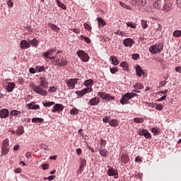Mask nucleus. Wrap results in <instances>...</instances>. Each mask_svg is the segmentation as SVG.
I'll return each instance as SVG.
<instances>
[{"instance_id":"obj_1","label":"nucleus","mask_w":181,"mask_h":181,"mask_svg":"<svg viewBox=\"0 0 181 181\" xmlns=\"http://www.w3.org/2000/svg\"><path fill=\"white\" fill-rule=\"evenodd\" d=\"M45 88H46V78L45 76L40 78V86L35 85L32 86V90L41 95H46Z\"/></svg>"},{"instance_id":"obj_2","label":"nucleus","mask_w":181,"mask_h":181,"mask_svg":"<svg viewBox=\"0 0 181 181\" xmlns=\"http://www.w3.org/2000/svg\"><path fill=\"white\" fill-rule=\"evenodd\" d=\"M148 50L152 54H158V53H160V52L163 50V42H159L158 44L151 45Z\"/></svg>"},{"instance_id":"obj_3","label":"nucleus","mask_w":181,"mask_h":181,"mask_svg":"<svg viewBox=\"0 0 181 181\" xmlns=\"http://www.w3.org/2000/svg\"><path fill=\"white\" fill-rule=\"evenodd\" d=\"M76 54H78L79 59H81V60L84 63H87V62L90 60V56H88V54L83 50L77 51Z\"/></svg>"},{"instance_id":"obj_4","label":"nucleus","mask_w":181,"mask_h":181,"mask_svg":"<svg viewBox=\"0 0 181 181\" xmlns=\"http://www.w3.org/2000/svg\"><path fill=\"white\" fill-rule=\"evenodd\" d=\"M65 83L69 90H74V88H76V84L78 83V78L66 79Z\"/></svg>"},{"instance_id":"obj_5","label":"nucleus","mask_w":181,"mask_h":181,"mask_svg":"<svg viewBox=\"0 0 181 181\" xmlns=\"http://www.w3.org/2000/svg\"><path fill=\"white\" fill-rule=\"evenodd\" d=\"M98 95L105 101H112L113 100H115L114 96H111V95L106 93L105 92H99Z\"/></svg>"},{"instance_id":"obj_6","label":"nucleus","mask_w":181,"mask_h":181,"mask_svg":"<svg viewBox=\"0 0 181 181\" xmlns=\"http://www.w3.org/2000/svg\"><path fill=\"white\" fill-rule=\"evenodd\" d=\"M59 53H61L60 51H58L56 53V50L54 49H50L48 52H46V59H50L51 60H53L56 59V54H59Z\"/></svg>"},{"instance_id":"obj_7","label":"nucleus","mask_w":181,"mask_h":181,"mask_svg":"<svg viewBox=\"0 0 181 181\" xmlns=\"http://www.w3.org/2000/svg\"><path fill=\"white\" fill-rule=\"evenodd\" d=\"M137 134L141 136H144L146 139H151L152 138V135L148 132L146 129H139L137 132Z\"/></svg>"},{"instance_id":"obj_8","label":"nucleus","mask_w":181,"mask_h":181,"mask_svg":"<svg viewBox=\"0 0 181 181\" xmlns=\"http://www.w3.org/2000/svg\"><path fill=\"white\" fill-rule=\"evenodd\" d=\"M130 97V95L127 93L123 95L120 99V104H122V105H127V104H129V100H131Z\"/></svg>"},{"instance_id":"obj_9","label":"nucleus","mask_w":181,"mask_h":181,"mask_svg":"<svg viewBox=\"0 0 181 181\" xmlns=\"http://www.w3.org/2000/svg\"><path fill=\"white\" fill-rule=\"evenodd\" d=\"M165 4L163 6V11H165V12H170V11L172 9L173 3L169 0H165Z\"/></svg>"},{"instance_id":"obj_10","label":"nucleus","mask_w":181,"mask_h":181,"mask_svg":"<svg viewBox=\"0 0 181 181\" xmlns=\"http://www.w3.org/2000/svg\"><path fill=\"white\" fill-rule=\"evenodd\" d=\"M123 45L126 47H132V46L135 45V41L132 38H127L124 40Z\"/></svg>"},{"instance_id":"obj_11","label":"nucleus","mask_w":181,"mask_h":181,"mask_svg":"<svg viewBox=\"0 0 181 181\" xmlns=\"http://www.w3.org/2000/svg\"><path fill=\"white\" fill-rule=\"evenodd\" d=\"M64 110V106L62 104L57 103L54 105L52 112H62Z\"/></svg>"},{"instance_id":"obj_12","label":"nucleus","mask_w":181,"mask_h":181,"mask_svg":"<svg viewBox=\"0 0 181 181\" xmlns=\"http://www.w3.org/2000/svg\"><path fill=\"white\" fill-rule=\"evenodd\" d=\"M20 46H21V49H23L25 50V49H29V47H30V44L29 43V41H28L26 40H23L20 42Z\"/></svg>"},{"instance_id":"obj_13","label":"nucleus","mask_w":181,"mask_h":181,"mask_svg":"<svg viewBox=\"0 0 181 181\" xmlns=\"http://www.w3.org/2000/svg\"><path fill=\"white\" fill-rule=\"evenodd\" d=\"M107 175L108 176H115V179H118V171L113 168L107 170Z\"/></svg>"},{"instance_id":"obj_14","label":"nucleus","mask_w":181,"mask_h":181,"mask_svg":"<svg viewBox=\"0 0 181 181\" xmlns=\"http://www.w3.org/2000/svg\"><path fill=\"white\" fill-rule=\"evenodd\" d=\"M98 152L103 158H107V156L108 155V151L105 149V148L100 146L98 148Z\"/></svg>"},{"instance_id":"obj_15","label":"nucleus","mask_w":181,"mask_h":181,"mask_svg":"<svg viewBox=\"0 0 181 181\" xmlns=\"http://www.w3.org/2000/svg\"><path fill=\"white\" fill-rule=\"evenodd\" d=\"M91 91H93V88H84L82 90H78L76 93V94H78V95H80L81 97L85 94H87V93H91Z\"/></svg>"},{"instance_id":"obj_16","label":"nucleus","mask_w":181,"mask_h":181,"mask_svg":"<svg viewBox=\"0 0 181 181\" xmlns=\"http://www.w3.org/2000/svg\"><path fill=\"white\" fill-rule=\"evenodd\" d=\"M120 162L122 163H128L129 162V156L127 153H122L120 156Z\"/></svg>"},{"instance_id":"obj_17","label":"nucleus","mask_w":181,"mask_h":181,"mask_svg":"<svg viewBox=\"0 0 181 181\" xmlns=\"http://www.w3.org/2000/svg\"><path fill=\"white\" fill-rule=\"evenodd\" d=\"M8 117H9V110L7 109L0 110V118H8Z\"/></svg>"},{"instance_id":"obj_18","label":"nucleus","mask_w":181,"mask_h":181,"mask_svg":"<svg viewBox=\"0 0 181 181\" xmlns=\"http://www.w3.org/2000/svg\"><path fill=\"white\" fill-rule=\"evenodd\" d=\"M28 108L29 110H40V106L39 105H36L35 102H31L30 103L27 105Z\"/></svg>"},{"instance_id":"obj_19","label":"nucleus","mask_w":181,"mask_h":181,"mask_svg":"<svg viewBox=\"0 0 181 181\" xmlns=\"http://www.w3.org/2000/svg\"><path fill=\"white\" fill-rule=\"evenodd\" d=\"M136 74L138 77H141L142 75L145 74L144 70H142V67L141 66H136Z\"/></svg>"},{"instance_id":"obj_20","label":"nucleus","mask_w":181,"mask_h":181,"mask_svg":"<svg viewBox=\"0 0 181 181\" xmlns=\"http://www.w3.org/2000/svg\"><path fill=\"white\" fill-rule=\"evenodd\" d=\"M100 104V98H93L90 99L88 102L89 105H98Z\"/></svg>"},{"instance_id":"obj_21","label":"nucleus","mask_w":181,"mask_h":181,"mask_svg":"<svg viewBox=\"0 0 181 181\" xmlns=\"http://www.w3.org/2000/svg\"><path fill=\"white\" fill-rule=\"evenodd\" d=\"M30 46L31 45L33 47H37L39 46V40L36 38H33V40H30L29 41Z\"/></svg>"},{"instance_id":"obj_22","label":"nucleus","mask_w":181,"mask_h":181,"mask_svg":"<svg viewBox=\"0 0 181 181\" xmlns=\"http://www.w3.org/2000/svg\"><path fill=\"white\" fill-rule=\"evenodd\" d=\"M13 88H15V83H8V86H6V90L8 93H12V91H13Z\"/></svg>"},{"instance_id":"obj_23","label":"nucleus","mask_w":181,"mask_h":181,"mask_svg":"<svg viewBox=\"0 0 181 181\" xmlns=\"http://www.w3.org/2000/svg\"><path fill=\"white\" fill-rule=\"evenodd\" d=\"M110 61L113 66H118L119 64V60H118L116 57H110Z\"/></svg>"},{"instance_id":"obj_24","label":"nucleus","mask_w":181,"mask_h":181,"mask_svg":"<svg viewBox=\"0 0 181 181\" xmlns=\"http://www.w3.org/2000/svg\"><path fill=\"white\" fill-rule=\"evenodd\" d=\"M153 6L155 9H160L162 8V0L156 1L153 4Z\"/></svg>"},{"instance_id":"obj_25","label":"nucleus","mask_w":181,"mask_h":181,"mask_svg":"<svg viewBox=\"0 0 181 181\" xmlns=\"http://www.w3.org/2000/svg\"><path fill=\"white\" fill-rule=\"evenodd\" d=\"M134 87L135 88V90H134V93H140L139 90H142L144 85L141 83H136Z\"/></svg>"},{"instance_id":"obj_26","label":"nucleus","mask_w":181,"mask_h":181,"mask_svg":"<svg viewBox=\"0 0 181 181\" xmlns=\"http://www.w3.org/2000/svg\"><path fill=\"white\" fill-rule=\"evenodd\" d=\"M48 26H49V28H50L52 30H54L57 33H58V32L60 30V28L57 25H56L53 23H49Z\"/></svg>"},{"instance_id":"obj_27","label":"nucleus","mask_w":181,"mask_h":181,"mask_svg":"<svg viewBox=\"0 0 181 181\" xmlns=\"http://www.w3.org/2000/svg\"><path fill=\"white\" fill-rule=\"evenodd\" d=\"M85 86H86V87H90V88H91V87H93V86H94V81L93 79H88V80L86 81Z\"/></svg>"},{"instance_id":"obj_28","label":"nucleus","mask_w":181,"mask_h":181,"mask_svg":"<svg viewBox=\"0 0 181 181\" xmlns=\"http://www.w3.org/2000/svg\"><path fill=\"white\" fill-rule=\"evenodd\" d=\"M120 67H122L123 70H129V65L128 64V63L127 62H122L120 64H119Z\"/></svg>"},{"instance_id":"obj_29","label":"nucleus","mask_w":181,"mask_h":181,"mask_svg":"<svg viewBox=\"0 0 181 181\" xmlns=\"http://www.w3.org/2000/svg\"><path fill=\"white\" fill-rule=\"evenodd\" d=\"M79 39H81V40H85L86 43H88V45H90V43H91V40L88 37H86L84 35H81L79 37Z\"/></svg>"},{"instance_id":"obj_30","label":"nucleus","mask_w":181,"mask_h":181,"mask_svg":"<svg viewBox=\"0 0 181 181\" xmlns=\"http://www.w3.org/2000/svg\"><path fill=\"white\" fill-rule=\"evenodd\" d=\"M25 134V130L23 129V127H20L16 130V135L18 136L21 135H23Z\"/></svg>"},{"instance_id":"obj_31","label":"nucleus","mask_w":181,"mask_h":181,"mask_svg":"<svg viewBox=\"0 0 181 181\" xmlns=\"http://www.w3.org/2000/svg\"><path fill=\"white\" fill-rule=\"evenodd\" d=\"M136 4L139 6H145L146 5V0H136Z\"/></svg>"},{"instance_id":"obj_32","label":"nucleus","mask_w":181,"mask_h":181,"mask_svg":"<svg viewBox=\"0 0 181 181\" xmlns=\"http://www.w3.org/2000/svg\"><path fill=\"white\" fill-rule=\"evenodd\" d=\"M97 21L98 22V26H105V25H107V23L100 17L97 18Z\"/></svg>"},{"instance_id":"obj_33","label":"nucleus","mask_w":181,"mask_h":181,"mask_svg":"<svg viewBox=\"0 0 181 181\" xmlns=\"http://www.w3.org/2000/svg\"><path fill=\"white\" fill-rule=\"evenodd\" d=\"M109 124H110L111 127H118V121L117 119H111L109 121Z\"/></svg>"},{"instance_id":"obj_34","label":"nucleus","mask_w":181,"mask_h":181,"mask_svg":"<svg viewBox=\"0 0 181 181\" xmlns=\"http://www.w3.org/2000/svg\"><path fill=\"white\" fill-rule=\"evenodd\" d=\"M144 119L142 117H135L134 119V122H136V124H142L144 122Z\"/></svg>"},{"instance_id":"obj_35","label":"nucleus","mask_w":181,"mask_h":181,"mask_svg":"<svg viewBox=\"0 0 181 181\" xmlns=\"http://www.w3.org/2000/svg\"><path fill=\"white\" fill-rule=\"evenodd\" d=\"M71 115H78V110L76 107L72 108L70 111Z\"/></svg>"},{"instance_id":"obj_36","label":"nucleus","mask_w":181,"mask_h":181,"mask_svg":"<svg viewBox=\"0 0 181 181\" xmlns=\"http://www.w3.org/2000/svg\"><path fill=\"white\" fill-rule=\"evenodd\" d=\"M57 4L58 6H59V8H62V9H64V10L66 9V5L62 3L60 0H57Z\"/></svg>"},{"instance_id":"obj_37","label":"nucleus","mask_w":181,"mask_h":181,"mask_svg":"<svg viewBox=\"0 0 181 181\" xmlns=\"http://www.w3.org/2000/svg\"><path fill=\"white\" fill-rule=\"evenodd\" d=\"M141 22L143 29H146L148 28V22L145 20H141Z\"/></svg>"},{"instance_id":"obj_38","label":"nucleus","mask_w":181,"mask_h":181,"mask_svg":"<svg viewBox=\"0 0 181 181\" xmlns=\"http://www.w3.org/2000/svg\"><path fill=\"white\" fill-rule=\"evenodd\" d=\"M127 26H128L129 28H132V29L136 28V24L132 22L127 23Z\"/></svg>"},{"instance_id":"obj_39","label":"nucleus","mask_w":181,"mask_h":181,"mask_svg":"<svg viewBox=\"0 0 181 181\" xmlns=\"http://www.w3.org/2000/svg\"><path fill=\"white\" fill-rule=\"evenodd\" d=\"M99 144L100 146L105 148V145H107V141H105L104 139H100Z\"/></svg>"},{"instance_id":"obj_40","label":"nucleus","mask_w":181,"mask_h":181,"mask_svg":"<svg viewBox=\"0 0 181 181\" xmlns=\"http://www.w3.org/2000/svg\"><path fill=\"white\" fill-rule=\"evenodd\" d=\"M32 122L37 123V122H43V119L39 117H34L32 119Z\"/></svg>"},{"instance_id":"obj_41","label":"nucleus","mask_w":181,"mask_h":181,"mask_svg":"<svg viewBox=\"0 0 181 181\" xmlns=\"http://www.w3.org/2000/svg\"><path fill=\"white\" fill-rule=\"evenodd\" d=\"M2 155H8L9 150L8 147H1Z\"/></svg>"},{"instance_id":"obj_42","label":"nucleus","mask_w":181,"mask_h":181,"mask_svg":"<svg viewBox=\"0 0 181 181\" xmlns=\"http://www.w3.org/2000/svg\"><path fill=\"white\" fill-rule=\"evenodd\" d=\"M57 91V87L51 86L48 89V93H56Z\"/></svg>"},{"instance_id":"obj_43","label":"nucleus","mask_w":181,"mask_h":181,"mask_svg":"<svg viewBox=\"0 0 181 181\" xmlns=\"http://www.w3.org/2000/svg\"><path fill=\"white\" fill-rule=\"evenodd\" d=\"M9 146V139H6L3 142H2V147H8Z\"/></svg>"},{"instance_id":"obj_44","label":"nucleus","mask_w":181,"mask_h":181,"mask_svg":"<svg viewBox=\"0 0 181 181\" xmlns=\"http://www.w3.org/2000/svg\"><path fill=\"white\" fill-rule=\"evenodd\" d=\"M173 36H175V37H181V31L179 30L174 31Z\"/></svg>"},{"instance_id":"obj_45","label":"nucleus","mask_w":181,"mask_h":181,"mask_svg":"<svg viewBox=\"0 0 181 181\" xmlns=\"http://www.w3.org/2000/svg\"><path fill=\"white\" fill-rule=\"evenodd\" d=\"M154 28H155L156 32H160V30H162V26L159 23H156L154 25Z\"/></svg>"},{"instance_id":"obj_46","label":"nucleus","mask_w":181,"mask_h":181,"mask_svg":"<svg viewBox=\"0 0 181 181\" xmlns=\"http://www.w3.org/2000/svg\"><path fill=\"white\" fill-rule=\"evenodd\" d=\"M110 119H111V117L110 116H106L103 118V122H105V124H108V122H110Z\"/></svg>"},{"instance_id":"obj_47","label":"nucleus","mask_w":181,"mask_h":181,"mask_svg":"<svg viewBox=\"0 0 181 181\" xmlns=\"http://www.w3.org/2000/svg\"><path fill=\"white\" fill-rule=\"evenodd\" d=\"M110 71L112 74H115L118 71V67H112L110 69Z\"/></svg>"},{"instance_id":"obj_48","label":"nucleus","mask_w":181,"mask_h":181,"mask_svg":"<svg viewBox=\"0 0 181 181\" xmlns=\"http://www.w3.org/2000/svg\"><path fill=\"white\" fill-rule=\"evenodd\" d=\"M156 110L158 111H162L163 110V105L161 104H157L156 106Z\"/></svg>"},{"instance_id":"obj_49","label":"nucleus","mask_w":181,"mask_h":181,"mask_svg":"<svg viewBox=\"0 0 181 181\" xmlns=\"http://www.w3.org/2000/svg\"><path fill=\"white\" fill-rule=\"evenodd\" d=\"M10 114L11 115H13L14 117H16V115H19V114H21V112L18 110H12Z\"/></svg>"},{"instance_id":"obj_50","label":"nucleus","mask_w":181,"mask_h":181,"mask_svg":"<svg viewBox=\"0 0 181 181\" xmlns=\"http://www.w3.org/2000/svg\"><path fill=\"white\" fill-rule=\"evenodd\" d=\"M36 71L42 73V71H45V66H36Z\"/></svg>"},{"instance_id":"obj_51","label":"nucleus","mask_w":181,"mask_h":181,"mask_svg":"<svg viewBox=\"0 0 181 181\" xmlns=\"http://www.w3.org/2000/svg\"><path fill=\"white\" fill-rule=\"evenodd\" d=\"M140 56L139 54H132V59H133V60H138V59H139Z\"/></svg>"},{"instance_id":"obj_52","label":"nucleus","mask_w":181,"mask_h":181,"mask_svg":"<svg viewBox=\"0 0 181 181\" xmlns=\"http://www.w3.org/2000/svg\"><path fill=\"white\" fill-rule=\"evenodd\" d=\"M83 26L86 30L90 31L91 30V26L88 25L87 23H84Z\"/></svg>"},{"instance_id":"obj_53","label":"nucleus","mask_w":181,"mask_h":181,"mask_svg":"<svg viewBox=\"0 0 181 181\" xmlns=\"http://www.w3.org/2000/svg\"><path fill=\"white\" fill-rule=\"evenodd\" d=\"M59 66H63L64 67V66H67V61L66 60H61V62L59 63V65H58Z\"/></svg>"},{"instance_id":"obj_54","label":"nucleus","mask_w":181,"mask_h":181,"mask_svg":"<svg viewBox=\"0 0 181 181\" xmlns=\"http://www.w3.org/2000/svg\"><path fill=\"white\" fill-rule=\"evenodd\" d=\"M87 164V160H86V159L83 158L81 160V168H84V166H86V165Z\"/></svg>"},{"instance_id":"obj_55","label":"nucleus","mask_w":181,"mask_h":181,"mask_svg":"<svg viewBox=\"0 0 181 181\" xmlns=\"http://www.w3.org/2000/svg\"><path fill=\"white\" fill-rule=\"evenodd\" d=\"M25 30H28V32H30V33H32V30H33L32 26L29 25H26Z\"/></svg>"},{"instance_id":"obj_56","label":"nucleus","mask_w":181,"mask_h":181,"mask_svg":"<svg viewBox=\"0 0 181 181\" xmlns=\"http://www.w3.org/2000/svg\"><path fill=\"white\" fill-rule=\"evenodd\" d=\"M7 5H8V6H10V8H13V2L12 1V0H8Z\"/></svg>"},{"instance_id":"obj_57","label":"nucleus","mask_w":181,"mask_h":181,"mask_svg":"<svg viewBox=\"0 0 181 181\" xmlns=\"http://www.w3.org/2000/svg\"><path fill=\"white\" fill-rule=\"evenodd\" d=\"M151 132L153 134H154V135H156V134H158L159 132V131L156 128H152L151 129Z\"/></svg>"},{"instance_id":"obj_58","label":"nucleus","mask_w":181,"mask_h":181,"mask_svg":"<svg viewBox=\"0 0 181 181\" xmlns=\"http://www.w3.org/2000/svg\"><path fill=\"white\" fill-rule=\"evenodd\" d=\"M165 100H166V95H163L161 98H158L157 101L159 103L160 101H165Z\"/></svg>"},{"instance_id":"obj_59","label":"nucleus","mask_w":181,"mask_h":181,"mask_svg":"<svg viewBox=\"0 0 181 181\" xmlns=\"http://www.w3.org/2000/svg\"><path fill=\"white\" fill-rule=\"evenodd\" d=\"M52 105H54V102H47L46 107H52Z\"/></svg>"},{"instance_id":"obj_60","label":"nucleus","mask_w":181,"mask_h":181,"mask_svg":"<svg viewBox=\"0 0 181 181\" xmlns=\"http://www.w3.org/2000/svg\"><path fill=\"white\" fill-rule=\"evenodd\" d=\"M158 94H164V95H165V97H168V90L160 91L158 93Z\"/></svg>"},{"instance_id":"obj_61","label":"nucleus","mask_w":181,"mask_h":181,"mask_svg":"<svg viewBox=\"0 0 181 181\" xmlns=\"http://www.w3.org/2000/svg\"><path fill=\"white\" fill-rule=\"evenodd\" d=\"M29 71L31 74H35V73H36V69H35L34 68H30Z\"/></svg>"},{"instance_id":"obj_62","label":"nucleus","mask_w":181,"mask_h":181,"mask_svg":"<svg viewBox=\"0 0 181 181\" xmlns=\"http://www.w3.org/2000/svg\"><path fill=\"white\" fill-rule=\"evenodd\" d=\"M55 178H56V175H50L48 177H47V180L50 181V180H53V179H55Z\"/></svg>"},{"instance_id":"obj_63","label":"nucleus","mask_w":181,"mask_h":181,"mask_svg":"<svg viewBox=\"0 0 181 181\" xmlns=\"http://www.w3.org/2000/svg\"><path fill=\"white\" fill-rule=\"evenodd\" d=\"M135 162H142V158L139 156L135 158Z\"/></svg>"},{"instance_id":"obj_64","label":"nucleus","mask_w":181,"mask_h":181,"mask_svg":"<svg viewBox=\"0 0 181 181\" xmlns=\"http://www.w3.org/2000/svg\"><path fill=\"white\" fill-rule=\"evenodd\" d=\"M177 6L181 8V0H177Z\"/></svg>"}]
</instances>
